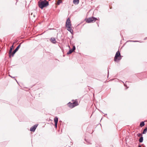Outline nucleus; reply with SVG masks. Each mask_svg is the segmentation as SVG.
Listing matches in <instances>:
<instances>
[{
  "label": "nucleus",
  "mask_w": 147,
  "mask_h": 147,
  "mask_svg": "<svg viewBox=\"0 0 147 147\" xmlns=\"http://www.w3.org/2000/svg\"><path fill=\"white\" fill-rule=\"evenodd\" d=\"M138 147H141V146H138Z\"/></svg>",
  "instance_id": "21"
},
{
  "label": "nucleus",
  "mask_w": 147,
  "mask_h": 147,
  "mask_svg": "<svg viewBox=\"0 0 147 147\" xmlns=\"http://www.w3.org/2000/svg\"><path fill=\"white\" fill-rule=\"evenodd\" d=\"M147 127H146L144 129V131H143V132L142 133V134H146L147 133Z\"/></svg>",
  "instance_id": "11"
},
{
  "label": "nucleus",
  "mask_w": 147,
  "mask_h": 147,
  "mask_svg": "<svg viewBox=\"0 0 147 147\" xmlns=\"http://www.w3.org/2000/svg\"><path fill=\"white\" fill-rule=\"evenodd\" d=\"M73 50H72L71 49L69 50V51L67 53V54H71L73 52Z\"/></svg>",
  "instance_id": "15"
},
{
  "label": "nucleus",
  "mask_w": 147,
  "mask_h": 147,
  "mask_svg": "<svg viewBox=\"0 0 147 147\" xmlns=\"http://www.w3.org/2000/svg\"><path fill=\"white\" fill-rule=\"evenodd\" d=\"M73 3L75 4H78L79 3V0H74Z\"/></svg>",
  "instance_id": "10"
},
{
  "label": "nucleus",
  "mask_w": 147,
  "mask_h": 147,
  "mask_svg": "<svg viewBox=\"0 0 147 147\" xmlns=\"http://www.w3.org/2000/svg\"><path fill=\"white\" fill-rule=\"evenodd\" d=\"M31 15L32 16H33L34 17H35V15L34 13H33L32 12L31 13Z\"/></svg>",
  "instance_id": "17"
},
{
  "label": "nucleus",
  "mask_w": 147,
  "mask_h": 147,
  "mask_svg": "<svg viewBox=\"0 0 147 147\" xmlns=\"http://www.w3.org/2000/svg\"><path fill=\"white\" fill-rule=\"evenodd\" d=\"M143 134L138 133V137L142 136Z\"/></svg>",
  "instance_id": "18"
},
{
  "label": "nucleus",
  "mask_w": 147,
  "mask_h": 147,
  "mask_svg": "<svg viewBox=\"0 0 147 147\" xmlns=\"http://www.w3.org/2000/svg\"><path fill=\"white\" fill-rule=\"evenodd\" d=\"M38 5L39 7L42 9L44 7H46L49 5V3L46 0H44L43 1H40L38 2Z\"/></svg>",
  "instance_id": "2"
},
{
  "label": "nucleus",
  "mask_w": 147,
  "mask_h": 147,
  "mask_svg": "<svg viewBox=\"0 0 147 147\" xmlns=\"http://www.w3.org/2000/svg\"><path fill=\"white\" fill-rule=\"evenodd\" d=\"M121 59L120 53L119 51H118L116 53L114 58V61H115L118 62Z\"/></svg>",
  "instance_id": "3"
},
{
  "label": "nucleus",
  "mask_w": 147,
  "mask_h": 147,
  "mask_svg": "<svg viewBox=\"0 0 147 147\" xmlns=\"http://www.w3.org/2000/svg\"><path fill=\"white\" fill-rule=\"evenodd\" d=\"M55 123H58V118L57 117H55L54 119Z\"/></svg>",
  "instance_id": "14"
},
{
  "label": "nucleus",
  "mask_w": 147,
  "mask_h": 147,
  "mask_svg": "<svg viewBox=\"0 0 147 147\" xmlns=\"http://www.w3.org/2000/svg\"><path fill=\"white\" fill-rule=\"evenodd\" d=\"M55 123V127L56 128H57V123Z\"/></svg>",
  "instance_id": "20"
},
{
  "label": "nucleus",
  "mask_w": 147,
  "mask_h": 147,
  "mask_svg": "<svg viewBox=\"0 0 147 147\" xmlns=\"http://www.w3.org/2000/svg\"><path fill=\"white\" fill-rule=\"evenodd\" d=\"M97 20V18L92 17L87 19L86 20V22L87 23H92L94 22Z\"/></svg>",
  "instance_id": "5"
},
{
  "label": "nucleus",
  "mask_w": 147,
  "mask_h": 147,
  "mask_svg": "<svg viewBox=\"0 0 147 147\" xmlns=\"http://www.w3.org/2000/svg\"><path fill=\"white\" fill-rule=\"evenodd\" d=\"M37 125H35L34 126H33V127H32L30 128V130L31 131H34L35 130V129H36V128L37 127Z\"/></svg>",
  "instance_id": "8"
},
{
  "label": "nucleus",
  "mask_w": 147,
  "mask_h": 147,
  "mask_svg": "<svg viewBox=\"0 0 147 147\" xmlns=\"http://www.w3.org/2000/svg\"><path fill=\"white\" fill-rule=\"evenodd\" d=\"M145 125L144 122V121H142L140 124V126L141 127H142Z\"/></svg>",
  "instance_id": "13"
},
{
  "label": "nucleus",
  "mask_w": 147,
  "mask_h": 147,
  "mask_svg": "<svg viewBox=\"0 0 147 147\" xmlns=\"http://www.w3.org/2000/svg\"><path fill=\"white\" fill-rule=\"evenodd\" d=\"M20 44L19 45L16 49L13 51L12 53V57H13L14 54L18 50L20 47Z\"/></svg>",
  "instance_id": "7"
},
{
  "label": "nucleus",
  "mask_w": 147,
  "mask_h": 147,
  "mask_svg": "<svg viewBox=\"0 0 147 147\" xmlns=\"http://www.w3.org/2000/svg\"><path fill=\"white\" fill-rule=\"evenodd\" d=\"M67 105L70 108H72L75 107L78 105V101L76 100L72 103L69 102L68 103Z\"/></svg>",
  "instance_id": "4"
},
{
  "label": "nucleus",
  "mask_w": 147,
  "mask_h": 147,
  "mask_svg": "<svg viewBox=\"0 0 147 147\" xmlns=\"http://www.w3.org/2000/svg\"><path fill=\"white\" fill-rule=\"evenodd\" d=\"M143 138L142 136L140 137V138L139 140V141L141 143L143 142Z\"/></svg>",
  "instance_id": "12"
},
{
  "label": "nucleus",
  "mask_w": 147,
  "mask_h": 147,
  "mask_svg": "<svg viewBox=\"0 0 147 147\" xmlns=\"http://www.w3.org/2000/svg\"><path fill=\"white\" fill-rule=\"evenodd\" d=\"M51 41L53 43H55L56 42V40L55 38H51L50 39Z\"/></svg>",
  "instance_id": "9"
},
{
  "label": "nucleus",
  "mask_w": 147,
  "mask_h": 147,
  "mask_svg": "<svg viewBox=\"0 0 147 147\" xmlns=\"http://www.w3.org/2000/svg\"><path fill=\"white\" fill-rule=\"evenodd\" d=\"M65 27L67 30L70 32L71 34H72L73 31L72 29L71 23L69 18H68L67 19L65 24Z\"/></svg>",
  "instance_id": "1"
},
{
  "label": "nucleus",
  "mask_w": 147,
  "mask_h": 147,
  "mask_svg": "<svg viewBox=\"0 0 147 147\" xmlns=\"http://www.w3.org/2000/svg\"><path fill=\"white\" fill-rule=\"evenodd\" d=\"M62 1L61 0H59L57 3V4L59 5L60 3H61Z\"/></svg>",
  "instance_id": "16"
},
{
  "label": "nucleus",
  "mask_w": 147,
  "mask_h": 147,
  "mask_svg": "<svg viewBox=\"0 0 147 147\" xmlns=\"http://www.w3.org/2000/svg\"><path fill=\"white\" fill-rule=\"evenodd\" d=\"M15 42L13 43L12 45L10 47V50L9 51V56L10 57L11 56L12 57V49L13 47V45Z\"/></svg>",
  "instance_id": "6"
},
{
  "label": "nucleus",
  "mask_w": 147,
  "mask_h": 147,
  "mask_svg": "<svg viewBox=\"0 0 147 147\" xmlns=\"http://www.w3.org/2000/svg\"><path fill=\"white\" fill-rule=\"evenodd\" d=\"M75 46H74L73 47V48H72V49H71V50H73V51H74L75 49Z\"/></svg>",
  "instance_id": "19"
}]
</instances>
